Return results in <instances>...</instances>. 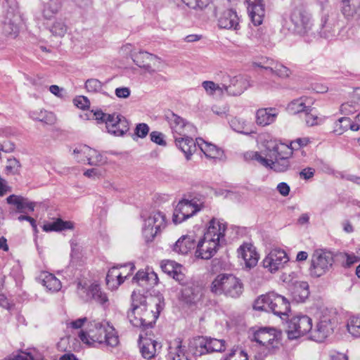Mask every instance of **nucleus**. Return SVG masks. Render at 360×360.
Here are the masks:
<instances>
[{
    "label": "nucleus",
    "mask_w": 360,
    "mask_h": 360,
    "mask_svg": "<svg viewBox=\"0 0 360 360\" xmlns=\"http://www.w3.org/2000/svg\"><path fill=\"white\" fill-rule=\"evenodd\" d=\"M309 285L306 282H300L295 285L293 295L297 302H304L309 296Z\"/></svg>",
    "instance_id": "41"
},
{
    "label": "nucleus",
    "mask_w": 360,
    "mask_h": 360,
    "mask_svg": "<svg viewBox=\"0 0 360 360\" xmlns=\"http://www.w3.org/2000/svg\"><path fill=\"white\" fill-rule=\"evenodd\" d=\"M277 190L283 196H287L290 193V186L286 183L281 182L278 184Z\"/></svg>",
    "instance_id": "61"
},
{
    "label": "nucleus",
    "mask_w": 360,
    "mask_h": 360,
    "mask_svg": "<svg viewBox=\"0 0 360 360\" xmlns=\"http://www.w3.org/2000/svg\"><path fill=\"white\" fill-rule=\"evenodd\" d=\"M334 262L333 255L331 252L326 250H316L311 260V266L309 268L310 274L314 277H319L331 268Z\"/></svg>",
    "instance_id": "9"
},
{
    "label": "nucleus",
    "mask_w": 360,
    "mask_h": 360,
    "mask_svg": "<svg viewBox=\"0 0 360 360\" xmlns=\"http://www.w3.org/2000/svg\"><path fill=\"white\" fill-rule=\"evenodd\" d=\"M161 309L160 300L134 290L131 295V307L127 312V318L134 327L143 329L151 328L158 318Z\"/></svg>",
    "instance_id": "1"
},
{
    "label": "nucleus",
    "mask_w": 360,
    "mask_h": 360,
    "mask_svg": "<svg viewBox=\"0 0 360 360\" xmlns=\"http://www.w3.org/2000/svg\"><path fill=\"white\" fill-rule=\"evenodd\" d=\"M161 269L163 272L167 274L176 281L182 282L184 279V275L181 272V266L174 261L166 260L161 263Z\"/></svg>",
    "instance_id": "31"
},
{
    "label": "nucleus",
    "mask_w": 360,
    "mask_h": 360,
    "mask_svg": "<svg viewBox=\"0 0 360 360\" xmlns=\"http://www.w3.org/2000/svg\"><path fill=\"white\" fill-rule=\"evenodd\" d=\"M350 118L343 117L340 118L335 123L333 133L341 135L349 129Z\"/></svg>",
    "instance_id": "45"
},
{
    "label": "nucleus",
    "mask_w": 360,
    "mask_h": 360,
    "mask_svg": "<svg viewBox=\"0 0 360 360\" xmlns=\"http://www.w3.org/2000/svg\"><path fill=\"white\" fill-rule=\"evenodd\" d=\"M307 104H310V101L307 98L301 97L291 101L288 105V110L292 114H297L302 112L311 110V108Z\"/></svg>",
    "instance_id": "36"
},
{
    "label": "nucleus",
    "mask_w": 360,
    "mask_h": 360,
    "mask_svg": "<svg viewBox=\"0 0 360 360\" xmlns=\"http://www.w3.org/2000/svg\"><path fill=\"white\" fill-rule=\"evenodd\" d=\"M210 289L215 295L224 294L236 298L243 293V284L240 279L231 274H220L212 281Z\"/></svg>",
    "instance_id": "5"
},
{
    "label": "nucleus",
    "mask_w": 360,
    "mask_h": 360,
    "mask_svg": "<svg viewBox=\"0 0 360 360\" xmlns=\"http://www.w3.org/2000/svg\"><path fill=\"white\" fill-rule=\"evenodd\" d=\"M205 207L204 202L193 198L191 200H182L176 205L172 217L175 224H180L193 217Z\"/></svg>",
    "instance_id": "10"
},
{
    "label": "nucleus",
    "mask_w": 360,
    "mask_h": 360,
    "mask_svg": "<svg viewBox=\"0 0 360 360\" xmlns=\"http://www.w3.org/2000/svg\"><path fill=\"white\" fill-rule=\"evenodd\" d=\"M87 321V319L86 317L84 318H80L75 321H71L70 323V326L72 328L78 329L82 328V326L84 325V323Z\"/></svg>",
    "instance_id": "62"
},
{
    "label": "nucleus",
    "mask_w": 360,
    "mask_h": 360,
    "mask_svg": "<svg viewBox=\"0 0 360 360\" xmlns=\"http://www.w3.org/2000/svg\"><path fill=\"white\" fill-rule=\"evenodd\" d=\"M127 276H125L124 277L122 276V274L119 271L117 266L112 267L107 274L106 284L111 290L117 289L118 286L124 281V278H126Z\"/></svg>",
    "instance_id": "35"
},
{
    "label": "nucleus",
    "mask_w": 360,
    "mask_h": 360,
    "mask_svg": "<svg viewBox=\"0 0 360 360\" xmlns=\"http://www.w3.org/2000/svg\"><path fill=\"white\" fill-rule=\"evenodd\" d=\"M255 65L259 68L269 70L271 74L280 78H287L291 75V71L289 68L273 59L267 58L262 62L255 63Z\"/></svg>",
    "instance_id": "22"
},
{
    "label": "nucleus",
    "mask_w": 360,
    "mask_h": 360,
    "mask_svg": "<svg viewBox=\"0 0 360 360\" xmlns=\"http://www.w3.org/2000/svg\"><path fill=\"white\" fill-rule=\"evenodd\" d=\"M166 226L165 216L163 213L155 211L144 220L143 235L146 242H150L155 236Z\"/></svg>",
    "instance_id": "12"
},
{
    "label": "nucleus",
    "mask_w": 360,
    "mask_h": 360,
    "mask_svg": "<svg viewBox=\"0 0 360 360\" xmlns=\"http://www.w3.org/2000/svg\"><path fill=\"white\" fill-rule=\"evenodd\" d=\"M262 1H257L255 3L248 4L249 15L255 25H261L264 17L265 11Z\"/></svg>",
    "instance_id": "32"
},
{
    "label": "nucleus",
    "mask_w": 360,
    "mask_h": 360,
    "mask_svg": "<svg viewBox=\"0 0 360 360\" xmlns=\"http://www.w3.org/2000/svg\"><path fill=\"white\" fill-rule=\"evenodd\" d=\"M347 330L354 337H360V317L353 316L347 323Z\"/></svg>",
    "instance_id": "44"
},
{
    "label": "nucleus",
    "mask_w": 360,
    "mask_h": 360,
    "mask_svg": "<svg viewBox=\"0 0 360 360\" xmlns=\"http://www.w3.org/2000/svg\"><path fill=\"white\" fill-rule=\"evenodd\" d=\"M253 307L257 311H271L281 319L287 316L290 311V304L287 299L274 292L259 297L255 301Z\"/></svg>",
    "instance_id": "4"
},
{
    "label": "nucleus",
    "mask_w": 360,
    "mask_h": 360,
    "mask_svg": "<svg viewBox=\"0 0 360 360\" xmlns=\"http://www.w3.org/2000/svg\"><path fill=\"white\" fill-rule=\"evenodd\" d=\"M165 117L174 139L180 136H194L196 133V128L191 123L173 112H167Z\"/></svg>",
    "instance_id": "11"
},
{
    "label": "nucleus",
    "mask_w": 360,
    "mask_h": 360,
    "mask_svg": "<svg viewBox=\"0 0 360 360\" xmlns=\"http://www.w3.org/2000/svg\"><path fill=\"white\" fill-rule=\"evenodd\" d=\"M182 297L187 303L195 304L201 299L202 293L198 288L186 287L182 290Z\"/></svg>",
    "instance_id": "40"
},
{
    "label": "nucleus",
    "mask_w": 360,
    "mask_h": 360,
    "mask_svg": "<svg viewBox=\"0 0 360 360\" xmlns=\"http://www.w3.org/2000/svg\"><path fill=\"white\" fill-rule=\"evenodd\" d=\"M115 95L120 98H127L130 96L131 91L128 87H119L115 91Z\"/></svg>",
    "instance_id": "57"
},
{
    "label": "nucleus",
    "mask_w": 360,
    "mask_h": 360,
    "mask_svg": "<svg viewBox=\"0 0 360 360\" xmlns=\"http://www.w3.org/2000/svg\"><path fill=\"white\" fill-rule=\"evenodd\" d=\"M290 19L294 25V31L300 35L309 34L314 26L312 14L307 6L300 4L291 11Z\"/></svg>",
    "instance_id": "7"
},
{
    "label": "nucleus",
    "mask_w": 360,
    "mask_h": 360,
    "mask_svg": "<svg viewBox=\"0 0 360 360\" xmlns=\"http://www.w3.org/2000/svg\"><path fill=\"white\" fill-rule=\"evenodd\" d=\"M309 143V139L307 137L304 138H299L296 140L291 142L290 147L291 148V151L293 149L297 150L300 147L306 146Z\"/></svg>",
    "instance_id": "55"
},
{
    "label": "nucleus",
    "mask_w": 360,
    "mask_h": 360,
    "mask_svg": "<svg viewBox=\"0 0 360 360\" xmlns=\"http://www.w3.org/2000/svg\"><path fill=\"white\" fill-rule=\"evenodd\" d=\"M73 101L75 105L77 108L83 110L86 109V108H89L90 105V102L88 100V98L84 96H79L76 97Z\"/></svg>",
    "instance_id": "53"
},
{
    "label": "nucleus",
    "mask_w": 360,
    "mask_h": 360,
    "mask_svg": "<svg viewBox=\"0 0 360 360\" xmlns=\"http://www.w3.org/2000/svg\"><path fill=\"white\" fill-rule=\"evenodd\" d=\"M6 201L8 204L15 205L17 211L21 213H27V211L33 212L35 207L34 202L20 195H11L6 198Z\"/></svg>",
    "instance_id": "28"
},
{
    "label": "nucleus",
    "mask_w": 360,
    "mask_h": 360,
    "mask_svg": "<svg viewBox=\"0 0 360 360\" xmlns=\"http://www.w3.org/2000/svg\"><path fill=\"white\" fill-rule=\"evenodd\" d=\"M248 81L242 75L230 77L224 75L222 79L223 94L237 96L242 94L248 87Z\"/></svg>",
    "instance_id": "16"
},
{
    "label": "nucleus",
    "mask_w": 360,
    "mask_h": 360,
    "mask_svg": "<svg viewBox=\"0 0 360 360\" xmlns=\"http://www.w3.org/2000/svg\"><path fill=\"white\" fill-rule=\"evenodd\" d=\"M341 12L348 20H357L360 18V6H353L352 2H342Z\"/></svg>",
    "instance_id": "39"
},
{
    "label": "nucleus",
    "mask_w": 360,
    "mask_h": 360,
    "mask_svg": "<svg viewBox=\"0 0 360 360\" xmlns=\"http://www.w3.org/2000/svg\"><path fill=\"white\" fill-rule=\"evenodd\" d=\"M346 257V264L348 266H350L353 264L357 262L359 260V258L354 255V254H345Z\"/></svg>",
    "instance_id": "63"
},
{
    "label": "nucleus",
    "mask_w": 360,
    "mask_h": 360,
    "mask_svg": "<svg viewBox=\"0 0 360 360\" xmlns=\"http://www.w3.org/2000/svg\"><path fill=\"white\" fill-rule=\"evenodd\" d=\"M196 143L201 151L208 158H221L224 151L217 146L205 141L202 139H196Z\"/></svg>",
    "instance_id": "29"
},
{
    "label": "nucleus",
    "mask_w": 360,
    "mask_h": 360,
    "mask_svg": "<svg viewBox=\"0 0 360 360\" xmlns=\"http://www.w3.org/2000/svg\"><path fill=\"white\" fill-rule=\"evenodd\" d=\"M41 284L51 292H58L61 288V282L52 274L42 272L39 276Z\"/></svg>",
    "instance_id": "34"
},
{
    "label": "nucleus",
    "mask_w": 360,
    "mask_h": 360,
    "mask_svg": "<svg viewBox=\"0 0 360 360\" xmlns=\"http://www.w3.org/2000/svg\"><path fill=\"white\" fill-rule=\"evenodd\" d=\"M278 110L275 108L259 109L256 112V122L260 126H267L276 121Z\"/></svg>",
    "instance_id": "24"
},
{
    "label": "nucleus",
    "mask_w": 360,
    "mask_h": 360,
    "mask_svg": "<svg viewBox=\"0 0 360 360\" xmlns=\"http://www.w3.org/2000/svg\"><path fill=\"white\" fill-rule=\"evenodd\" d=\"M60 8V4L58 0H51L44 8L43 16L46 19H51L53 17Z\"/></svg>",
    "instance_id": "42"
},
{
    "label": "nucleus",
    "mask_w": 360,
    "mask_h": 360,
    "mask_svg": "<svg viewBox=\"0 0 360 360\" xmlns=\"http://www.w3.org/2000/svg\"><path fill=\"white\" fill-rule=\"evenodd\" d=\"M191 136H180L174 139L176 147L184 153L187 160L191 158L198 146L196 141H194Z\"/></svg>",
    "instance_id": "25"
},
{
    "label": "nucleus",
    "mask_w": 360,
    "mask_h": 360,
    "mask_svg": "<svg viewBox=\"0 0 360 360\" xmlns=\"http://www.w3.org/2000/svg\"><path fill=\"white\" fill-rule=\"evenodd\" d=\"M238 255L241 257L247 267L251 268L257 264L258 255L255 248L251 244H244L238 250Z\"/></svg>",
    "instance_id": "23"
},
{
    "label": "nucleus",
    "mask_w": 360,
    "mask_h": 360,
    "mask_svg": "<svg viewBox=\"0 0 360 360\" xmlns=\"http://www.w3.org/2000/svg\"><path fill=\"white\" fill-rule=\"evenodd\" d=\"M73 153L74 154H81L84 155L86 158L89 165H98L105 162L103 156L97 150L87 146H84L79 149L75 148Z\"/></svg>",
    "instance_id": "26"
},
{
    "label": "nucleus",
    "mask_w": 360,
    "mask_h": 360,
    "mask_svg": "<svg viewBox=\"0 0 360 360\" xmlns=\"http://www.w3.org/2000/svg\"><path fill=\"white\" fill-rule=\"evenodd\" d=\"M336 21L335 18H331L328 13L324 14L321 20L320 34L321 37L328 39L335 34V27Z\"/></svg>",
    "instance_id": "33"
},
{
    "label": "nucleus",
    "mask_w": 360,
    "mask_h": 360,
    "mask_svg": "<svg viewBox=\"0 0 360 360\" xmlns=\"http://www.w3.org/2000/svg\"><path fill=\"white\" fill-rule=\"evenodd\" d=\"M139 346L142 356L147 359H151L155 355L157 347L160 349V344L151 339L143 338L141 334L139 335Z\"/></svg>",
    "instance_id": "27"
},
{
    "label": "nucleus",
    "mask_w": 360,
    "mask_h": 360,
    "mask_svg": "<svg viewBox=\"0 0 360 360\" xmlns=\"http://www.w3.org/2000/svg\"><path fill=\"white\" fill-rule=\"evenodd\" d=\"M74 227L73 223L70 221H63L58 219L52 223H48L43 226V230L48 231H58L66 229H72Z\"/></svg>",
    "instance_id": "38"
},
{
    "label": "nucleus",
    "mask_w": 360,
    "mask_h": 360,
    "mask_svg": "<svg viewBox=\"0 0 360 360\" xmlns=\"http://www.w3.org/2000/svg\"><path fill=\"white\" fill-rule=\"evenodd\" d=\"M30 117L34 120H37L49 125L54 124L56 122V117L53 112L41 109L30 112Z\"/></svg>",
    "instance_id": "37"
},
{
    "label": "nucleus",
    "mask_w": 360,
    "mask_h": 360,
    "mask_svg": "<svg viewBox=\"0 0 360 360\" xmlns=\"http://www.w3.org/2000/svg\"><path fill=\"white\" fill-rule=\"evenodd\" d=\"M94 115L98 123L105 122V124L107 125V122H108L109 120H110V118H109L108 116H112V114H106L101 110H97L95 111Z\"/></svg>",
    "instance_id": "56"
},
{
    "label": "nucleus",
    "mask_w": 360,
    "mask_h": 360,
    "mask_svg": "<svg viewBox=\"0 0 360 360\" xmlns=\"http://www.w3.org/2000/svg\"><path fill=\"white\" fill-rule=\"evenodd\" d=\"M132 60L136 65L150 74L155 72L160 64V59L158 57L146 51L134 53Z\"/></svg>",
    "instance_id": "18"
},
{
    "label": "nucleus",
    "mask_w": 360,
    "mask_h": 360,
    "mask_svg": "<svg viewBox=\"0 0 360 360\" xmlns=\"http://www.w3.org/2000/svg\"><path fill=\"white\" fill-rule=\"evenodd\" d=\"M217 24L219 28L238 30L240 28L239 18L233 9H226L223 11L216 10Z\"/></svg>",
    "instance_id": "20"
},
{
    "label": "nucleus",
    "mask_w": 360,
    "mask_h": 360,
    "mask_svg": "<svg viewBox=\"0 0 360 360\" xmlns=\"http://www.w3.org/2000/svg\"><path fill=\"white\" fill-rule=\"evenodd\" d=\"M224 360H249L247 352L242 347H233Z\"/></svg>",
    "instance_id": "43"
},
{
    "label": "nucleus",
    "mask_w": 360,
    "mask_h": 360,
    "mask_svg": "<svg viewBox=\"0 0 360 360\" xmlns=\"http://www.w3.org/2000/svg\"><path fill=\"white\" fill-rule=\"evenodd\" d=\"M315 169L311 167H307L304 169H302L300 172V176L301 178L304 179H309L312 178L314 175Z\"/></svg>",
    "instance_id": "59"
},
{
    "label": "nucleus",
    "mask_w": 360,
    "mask_h": 360,
    "mask_svg": "<svg viewBox=\"0 0 360 360\" xmlns=\"http://www.w3.org/2000/svg\"><path fill=\"white\" fill-rule=\"evenodd\" d=\"M288 261L285 252L281 249H274L264 259V267L273 273L283 266V264Z\"/></svg>",
    "instance_id": "19"
},
{
    "label": "nucleus",
    "mask_w": 360,
    "mask_h": 360,
    "mask_svg": "<svg viewBox=\"0 0 360 360\" xmlns=\"http://www.w3.org/2000/svg\"><path fill=\"white\" fill-rule=\"evenodd\" d=\"M79 339L88 345L95 346L96 344L106 347H115L119 344V337L115 329L108 323L90 322L88 330H82Z\"/></svg>",
    "instance_id": "2"
},
{
    "label": "nucleus",
    "mask_w": 360,
    "mask_h": 360,
    "mask_svg": "<svg viewBox=\"0 0 360 360\" xmlns=\"http://www.w3.org/2000/svg\"><path fill=\"white\" fill-rule=\"evenodd\" d=\"M232 128L238 132H242L245 128V122H240L238 119L234 118L231 121Z\"/></svg>",
    "instance_id": "58"
},
{
    "label": "nucleus",
    "mask_w": 360,
    "mask_h": 360,
    "mask_svg": "<svg viewBox=\"0 0 360 360\" xmlns=\"http://www.w3.org/2000/svg\"><path fill=\"white\" fill-rule=\"evenodd\" d=\"M225 348V341L223 340L198 336L190 340L188 352L198 357L212 352H220Z\"/></svg>",
    "instance_id": "6"
},
{
    "label": "nucleus",
    "mask_w": 360,
    "mask_h": 360,
    "mask_svg": "<svg viewBox=\"0 0 360 360\" xmlns=\"http://www.w3.org/2000/svg\"><path fill=\"white\" fill-rule=\"evenodd\" d=\"M85 87L89 92H98L102 88V84L100 81L96 79H89L85 83Z\"/></svg>",
    "instance_id": "49"
},
{
    "label": "nucleus",
    "mask_w": 360,
    "mask_h": 360,
    "mask_svg": "<svg viewBox=\"0 0 360 360\" xmlns=\"http://www.w3.org/2000/svg\"><path fill=\"white\" fill-rule=\"evenodd\" d=\"M20 167V164L15 158L8 160V165H6V171L8 172L14 174L17 172Z\"/></svg>",
    "instance_id": "54"
},
{
    "label": "nucleus",
    "mask_w": 360,
    "mask_h": 360,
    "mask_svg": "<svg viewBox=\"0 0 360 360\" xmlns=\"http://www.w3.org/2000/svg\"><path fill=\"white\" fill-rule=\"evenodd\" d=\"M336 322L335 313L327 309H323L321 312L315 328L311 329V338L319 342L324 341L333 333Z\"/></svg>",
    "instance_id": "8"
},
{
    "label": "nucleus",
    "mask_w": 360,
    "mask_h": 360,
    "mask_svg": "<svg viewBox=\"0 0 360 360\" xmlns=\"http://www.w3.org/2000/svg\"><path fill=\"white\" fill-rule=\"evenodd\" d=\"M195 241L192 236H182L173 246V250L181 255H186L194 249Z\"/></svg>",
    "instance_id": "30"
},
{
    "label": "nucleus",
    "mask_w": 360,
    "mask_h": 360,
    "mask_svg": "<svg viewBox=\"0 0 360 360\" xmlns=\"http://www.w3.org/2000/svg\"><path fill=\"white\" fill-rule=\"evenodd\" d=\"M210 3V0H192L189 1L188 7L193 9H200L206 8Z\"/></svg>",
    "instance_id": "52"
},
{
    "label": "nucleus",
    "mask_w": 360,
    "mask_h": 360,
    "mask_svg": "<svg viewBox=\"0 0 360 360\" xmlns=\"http://www.w3.org/2000/svg\"><path fill=\"white\" fill-rule=\"evenodd\" d=\"M173 345L176 350V354L174 356H172V360H188L187 358H184V349L181 347V340L180 339H176Z\"/></svg>",
    "instance_id": "48"
},
{
    "label": "nucleus",
    "mask_w": 360,
    "mask_h": 360,
    "mask_svg": "<svg viewBox=\"0 0 360 360\" xmlns=\"http://www.w3.org/2000/svg\"><path fill=\"white\" fill-rule=\"evenodd\" d=\"M110 120L107 122L106 129L108 132L115 136H123L129 129V122L127 119L120 115L112 114L108 116Z\"/></svg>",
    "instance_id": "21"
},
{
    "label": "nucleus",
    "mask_w": 360,
    "mask_h": 360,
    "mask_svg": "<svg viewBox=\"0 0 360 360\" xmlns=\"http://www.w3.org/2000/svg\"><path fill=\"white\" fill-rule=\"evenodd\" d=\"M312 320L307 315H297L288 323L286 332L290 340H295L309 332H311Z\"/></svg>",
    "instance_id": "13"
},
{
    "label": "nucleus",
    "mask_w": 360,
    "mask_h": 360,
    "mask_svg": "<svg viewBox=\"0 0 360 360\" xmlns=\"http://www.w3.org/2000/svg\"><path fill=\"white\" fill-rule=\"evenodd\" d=\"M12 360H34V359L29 354L22 353L21 354L14 356Z\"/></svg>",
    "instance_id": "64"
},
{
    "label": "nucleus",
    "mask_w": 360,
    "mask_h": 360,
    "mask_svg": "<svg viewBox=\"0 0 360 360\" xmlns=\"http://www.w3.org/2000/svg\"><path fill=\"white\" fill-rule=\"evenodd\" d=\"M226 229L225 223L212 219L209 223L203 238L198 244L195 256L203 259H210L223 242Z\"/></svg>",
    "instance_id": "3"
},
{
    "label": "nucleus",
    "mask_w": 360,
    "mask_h": 360,
    "mask_svg": "<svg viewBox=\"0 0 360 360\" xmlns=\"http://www.w3.org/2000/svg\"><path fill=\"white\" fill-rule=\"evenodd\" d=\"M50 31L55 36L63 37L67 31V27L63 22L57 20L51 25Z\"/></svg>",
    "instance_id": "47"
},
{
    "label": "nucleus",
    "mask_w": 360,
    "mask_h": 360,
    "mask_svg": "<svg viewBox=\"0 0 360 360\" xmlns=\"http://www.w3.org/2000/svg\"><path fill=\"white\" fill-rule=\"evenodd\" d=\"M292 151L291 148L285 144L276 145L272 151V156L274 159H271V168L278 172L286 171L289 166L288 158L291 156Z\"/></svg>",
    "instance_id": "15"
},
{
    "label": "nucleus",
    "mask_w": 360,
    "mask_h": 360,
    "mask_svg": "<svg viewBox=\"0 0 360 360\" xmlns=\"http://www.w3.org/2000/svg\"><path fill=\"white\" fill-rule=\"evenodd\" d=\"M77 292L82 299L86 301L94 300L101 304H103L108 300L106 295L101 292V288L97 283L87 285L86 282L79 281L77 283Z\"/></svg>",
    "instance_id": "17"
},
{
    "label": "nucleus",
    "mask_w": 360,
    "mask_h": 360,
    "mask_svg": "<svg viewBox=\"0 0 360 360\" xmlns=\"http://www.w3.org/2000/svg\"><path fill=\"white\" fill-rule=\"evenodd\" d=\"M281 333L274 328H260L253 333L252 340L265 347L268 350L280 345Z\"/></svg>",
    "instance_id": "14"
},
{
    "label": "nucleus",
    "mask_w": 360,
    "mask_h": 360,
    "mask_svg": "<svg viewBox=\"0 0 360 360\" xmlns=\"http://www.w3.org/2000/svg\"><path fill=\"white\" fill-rule=\"evenodd\" d=\"M165 137V136L164 134L157 131H153L150 134L151 141L162 146H165L167 145Z\"/></svg>",
    "instance_id": "50"
},
{
    "label": "nucleus",
    "mask_w": 360,
    "mask_h": 360,
    "mask_svg": "<svg viewBox=\"0 0 360 360\" xmlns=\"http://www.w3.org/2000/svg\"><path fill=\"white\" fill-rule=\"evenodd\" d=\"M149 132V127L147 124H138L135 129V134L139 138H145Z\"/></svg>",
    "instance_id": "51"
},
{
    "label": "nucleus",
    "mask_w": 360,
    "mask_h": 360,
    "mask_svg": "<svg viewBox=\"0 0 360 360\" xmlns=\"http://www.w3.org/2000/svg\"><path fill=\"white\" fill-rule=\"evenodd\" d=\"M311 110H308L306 112V117L305 121L308 126L312 127L317 124V119L318 117L312 114H311Z\"/></svg>",
    "instance_id": "60"
},
{
    "label": "nucleus",
    "mask_w": 360,
    "mask_h": 360,
    "mask_svg": "<svg viewBox=\"0 0 360 360\" xmlns=\"http://www.w3.org/2000/svg\"><path fill=\"white\" fill-rule=\"evenodd\" d=\"M202 86L207 94L210 95H212L216 92H218L219 94H223L222 82L221 84H218L212 81H205L202 82Z\"/></svg>",
    "instance_id": "46"
}]
</instances>
